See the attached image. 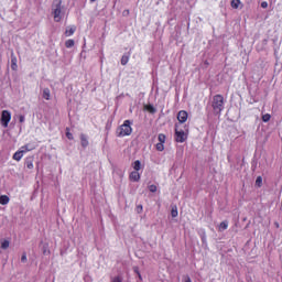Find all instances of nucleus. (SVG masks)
<instances>
[{"label": "nucleus", "mask_w": 282, "mask_h": 282, "mask_svg": "<svg viewBox=\"0 0 282 282\" xmlns=\"http://www.w3.org/2000/svg\"><path fill=\"white\" fill-rule=\"evenodd\" d=\"M133 133V128H131V121L124 120L123 124L117 128L116 134L117 138H126V135H131Z\"/></svg>", "instance_id": "obj_1"}, {"label": "nucleus", "mask_w": 282, "mask_h": 282, "mask_svg": "<svg viewBox=\"0 0 282 282\" xmlns=\"http://www.w3.org/2000/svg\"><path fill=\"white\" fill-rule=\"evenodd\" d=\"M62 12H63V0H54L52 4V13L54 17V21L56 23H61V19H63V17H61Z\"/></svg>", "instance_id": "obj_2"}, {"label": "nucleus", "mask_w": 282, "mask_h": 282, "mask_svg": "<svg viewBox=\"0 0 282 282\" xmlns=\"http://www.w3.org/2000/svg\"><path fill=\"white\" fill-rule=\"evenodd\" d=\"M212 108L216 116H219L224 110V97L221 95H215L212 100Z\"/></svg>", "instance_id": "obj_3"}, {"label": "nucleus", "mask_w": 282, "mask_h": 282, "mask_svg": "<svg viewBox=\"0 0 282 282\" xmlns=\"http://www.w3.org/2000/svg\"><path fill=\"white\" fill-rule=\"evenodd\" d=\"M175 142L184 143L185 140H188V134L183 130H177V124H175Z\"/></svg>", "instance_id": "obj_4"}, {"label": "nucleus", "mask_w": 282, "mask_h": 282, "mask_svg": "<svg viewBox=\"0 0 282 282\" xmlns=\"http://www.w3.org/2000/svg\"><path fill=\"white\" fill-rule=\"evenodd\" d=\"M21 149H22V150L17 151V152L13 154V160H15V162H21V160H22V158H23V154H24V153H28V151H32L34 148H30V145H23Z\"/></svg>", "instance_id": "obj_5"}, {"label": "nucleus", "mask_w": 282, "mask_h": 282, "mask_svg": "<svg viewBox=\"0 0 282 282\" xmlns=\"http://www.w3.org/2000/svg\"><path fill=\"white\" fill-rule=\"evenodd\" d=\"M0 120L2 127L8 128V124H10V120H12V113L9 110H2Z\"/></svg>", "instance_id": "obj_6"}, {"label": "nucleus", "mask_w": 282, "mask_h": 282, "mask_svg": "<svg viewBox=\"0 0 282 282\" xmlns=\"http://www.w3.org/2000/svg\"><path fill=\"white\" fill-rule=\"evenodd\" d=\"M177 120L181 124H184L188 120V112L186 110H180L177 113Z\"/></svg>", "instance_id": "obj_7"}, {"label": "nucleus", "mask_w": 282, "mask_h": 282, "mask_svg": "<svg viewBox=\"0 0 282 282\" xmlns=\"http://www.w3.org/2000/svg\"><path fill=\"white\" fill-rule=\"evenodd\" d=\"M18 59H17V55H14V53H11V69L13 72H17V69H19V65L17 64Z\"/></svg>", "instance_id": "obj_8"}, {"label": "nucleus", "mask_w": 282, "mask_h": 282, "mask_svg": "<svg viewBox=\"0 0 282 282\" xmlns=\"http://www.w3.org/2000/svg\"><path fill=\"white\" fill-rule=\"evenodd\" d=\"M24 165L26 166V169L32 170L34 169V156H28L25 159Z\"/></svg>", "instance_id": "obj_9"}, {"label": "nucleus", "mask_w": 282, "mask_h": 282, "mask_svg": "<svg viewBox=\"0 0 282 282\" xmlns=\"http://www.w3.org/2000/svg\"><path fill=\"white\" fill-rule=\"evenodd\" d=\"M130 182H140V172L139 171H133L129 175Z\"/></svg>", "instance_id": "obj_10"}, {"label": "nucleus", "mask_w": 282, "mask_h": 282, "mask_svg": "<svg viewBox=\"0 0 282 282\" xmlns=\"http://www.w3.org/2000/svg\"><path fill=\"white\" fill-rule=\"evenodd\" d=\"M79 138L83 149H87V147H89V140L87 139V135L85 133H82Z\"/></svg>", "instance_id": "obj_11"}, {"label": "nucleus", "mask_w": 282, "mask_h": 282, "mask_svg": "<svg viewBox=\"0 0 282 282\" xmlns=\"http://www.w3.org/2000/svg\"><path fill=\"white\" fill-rule=\"evenodd\" d=\"M224 230H228V220H224L218 225V231L224 232Z\"/></svg>", "instance_id": "obj_12"}, {"label": "nucleus", "mask_w": 282, "mask_h": 282, "mask_svg": "<svg viewBox=\"0 0 282 282\" xmlns=\"http://www.w3.org/2000/svg\"><path fill=\"white\" fill-rule=\"evenodd\" d=\"M0 204H1V206H7V204H10V197H8V195H1Z\"/></svg>", "instance_id": "obj_13"}, {"label": "nucleus", "mask_w": 282, "mask_h": 282, "mask_svg": "<svg viewBox=\"0 0 282 282\" xmlns=\"http://www.w3.org/2000/svg\"><path fill=\"white\" fill-rule=\"evenodd\" d=\"M132 167L134 171H140L142 169V162H140V160H137L132 163Z\"/></svg>", "instance_id": "obj_14"}, {"label": "nucleus", "mask_w": 282, "mask_h": 282, "mask_svg": "<svg viewBox=\"0 0 282 282\" xmlns=\"http://www.w3.org/2000/svg\"><path fill=\"white\" fill-rule=\"evenodd\" d=\"M76 32V26L67 28L65 31V36H73V34Z\"/></svg>", "instance_id": "obj_15"}, {"label": "nucleus", "mask_w": 282, "mask_h": 282, "mask_svg": "<svg viewBox=\"0 0 282 282\" xmlns=\"http://www.w3.org/2000/svg\"><path fill=\"white\" fill-rule=\"evenodd\" d=\"M158 141H159V143H161V144H165V143H166V134H164V133H159V135H158Z\"/></svg>", "instance_id": "obj_16"}, {"label": "nucleus", "mask_w": 282, "mask_h": 282, "mask_svg": "<svg viewBox=\"0 0 282 282\" xmlns=\"http://www.w3.org/2000/svg\"><path fill=\"white\" fill-rule=\"evenodd\" d=\"M0 248H1L2 250H8V248H10V240H6V239L2 240Z\"/></svg>", "instance_id": "obj_17"}, {"label": "nucleus", "mask_w": 282, "mask_h": 282, "mask_svg": "<svg viewBox=\"0 0 282 282\" xmlns=\"http://www.w3.org/2000/svg\"><path fill=\"white\" fill-rule=\"evenodd\" d=\"M239 6H241V0H231V8H234V10H237Z\"/></svg>", "instance_id": "obj_18"}, {"label": "nucleus", "mask_w": 282, "mask_h": 282, "mask_svg": "<svg viewBox=\"0 0 282 282\" xmlns=\"http://www.w3.org/2000/svg\"><path fill=\"white\" fill-rule=\"evenodd\" d=\"M50 97H51L50 88H44L43 90L44 100H50Z\"/></svg>", "instance_id": "obj_19"}, {"label": "nucleus", "mask_w": 282, "mask_h": 282, "mask_svg": "<svg viewBox=\"0 0 282 282\" xmlns=\"http://www.w3.org/2000/svg\"><path fill=\"white\" fill-rule=\"evenodd\" d=\"M256 186H258V188H261V186H263V177H261V176L257 177Z\"/></svg>", "instance_id": "obj_20"}, {"label": "nucleus", "mask_w": 282, "mask_h": 282, "mask_svg": "<svg viewBox=\"0 0 282 282\" xmlns=\"http://www.w3.org/2000/svg\"><path fill=\"white\" fill-rule=\"evenodd\" d=\"M74 45H75L74 40H67V41L65 42V47H67L68 50H69L70 47H74Z\"/></svg>", "instance_id": "obj_21"}, {"label": "nucleus", "mask_w": 282, "mask_h": 282, "mask_svg": "<svg viewBox=\"0 0 282 282\" xmlns=\"http://www.w3.org/2000/svg\"><path fill=\"white\" fill-rule=\"evenodd\" d=\"M271 118L272 116L270 113H265L262 116V122H270Z\"/></svg>", "instance_id": "obj_22"}, {"label": "nucleus", "mask_w": 282, "mask_h": 282, "mask_svg": "<svg viewBox=\"0 0 282 282\" xmlns=\"http://www.w3.org/2000/svg\"><path fill=\"white\" fill-rule=\"evenodd\" d=\"M127 63H129V55H122L121 65H127Z\"/></svg>", "instance_id": "obj_23"}, {"label": "nucleus", "mask_w": 282, "mask_h": 282, "mask_svg": "<svg viewBox=\"0 0 282 282\" xmlns=\"http://www.w3.org/2000/svg\"><path fill=\"white\" fill-rule=\"evenodd\" d=\"M155 149H156V151H160V152L164 151V143H160V142L156 143Z\"/></svg>", "instance_id": "obj_24"}, {"label": "nucleus", "mask_w": 282, "mask_h": 282, "mask_svg": "<svg viewBox=\"0 0 282 282\" xmlns=\"http://www.w3.org/2000/svg\"><path fill=\"white\" fill-rule=\"evenodd\" d=\"M66 138H68V140H74V134L69 132V128H66Z\"/></svg>", "instance_id": "obj_25"}, {"label": "nucleus", "mask_w": 282, "mask_h": 282, "mask_svg": "<svg viewBox=\"0 0 282 282\" xmlns=\"http://www.w3.org/2000/svg\"><path fill=\"white\" fill-rule=\"evenodd\" d=\"M149 191H150V193H158V186L156 185H150Z\"/></svg>", "instance_id": "obj_26"}, {"label": "nucleus", "mask_w": 282, "mask_h": 282, "mask_svg": "<svg viewBox=\"0 0 282 282\" xmlns=\"http://www.w3.org/2000/svg\"><path fill=\"white\" fill-rule=\"evenodd\" d=\"M133 271L135 272V274H138V278H139L140 280H142V274H140V269H139L138 267H134V268H133Z\"/></svg>", "instance_id": "obj_27"}, {"label": "nucleus", "mask_w": 282, "mask_h": 282, "mask_svg": "<svg viewBox=\"0 0 282 282\" xmlns=\"http://www.w3.org/2000/svg\"><path fill=\"white\" fill-rule=\"evenodd\" d=\"M111 282H122V278L120 275H117L115 278H111Z\"/></svg>", "instance_id": "obj_28"}, {"label": "nucleus", "mask_w": 282, "mask_h": 282, "mask_svg": "<svg viewBox=\"0 0 282 282\" xmlns=\"http://www.w3.org/2000/svg\"><path fill=\"white\" fill-rule=\"evenodd\" d=\"M147 109L150 113H155V108L153 106H147Z\"/></svg>", "instance_id": "obj_29"}, {"label": "nucleus", "mask_w": 282, "mask_h": 282, "mask_svg": "<svg viewBox=\"0 0 282 282\" xmlns=\"http://www.w3.org/2000/svg\"><path fill=\"white\" fill-rule=\"evenodd\" d=\"M19 122H20L21 124H23V122H25V116L20 115V116H19Z\"/></svg>", "instance_id": "obj_30"}, {"label": "nucleus", "mask_w": 282, "mask_h": 282, "mask_svg": "<svg viewBox=\"0 0 282 282\" xmlns=\"http://www.w3.org/2000/svg\"><path fill=\"white\" fill-rule=\"evenodd\" d=\"M171 215H172V217H177V215H178L177 208L172 209V210H171Z\"/></svg>", "instance_id": "obj_31"}, {"label": "nucleus", "mask_w": 282, "mask_h": 282, "mask_svg": "<svg viewBox=\"0 0 282 282\" xmlns=\"http://www.w3.org/2000/svg\"><path fill=\"white\" fill-rule=\"evenodd\" d=\"M142 210H144V208L142 207V205H138V206H137V213L140 215V213H142Z\"/></svg>", "instance_id": "obj_32"}, {"label": "nucleus", "mask_w": 282, "mask_h": 282, "mask_svg": "<svg viewBox=\"0 0 282 282\" xmlns=\"http://www.w3.org/2000/svg\"><path fill=\"white\" fill-rule=\"evenodd\" d=\"M21 261L22 263H25V261H28V256L25 253L22 254Z\"/></svg>", "instance_id": "obj_33"}, {"label": "nucleus", "mask_w": 282, "mask_h": 282, "mask_svg": "<svg viewBox=\"0 0 282 282\" xmlns=\"http://www.w3.org/2000/svg\"><path fill=\"white\" fill-rule=\"evenodd\" d=\"M261 8H268V3L265 1L261 2Z\"/></svg>", "instance_id": "obj_34"}, {"label": "nucleus", "mask_w": 282, "mask_h": 282, "mask_svg": "<svg viewBox=\"0 0 282 282\" xmlns=\"http://www.w3.org/2000/svg\"><path fill=\"white\" fill-rule=\"evenodd\" d=\"M123 14L128 15L129 14V10H124Z\"/></svg>", "instance_id": "obj_35"}, {"label": "nucleus", "mask_w": 282, "mask_h": 282, "mask_svg": "<svg viewBox=\"0 0 282 282\" xmlns=\"http://www.w3.org/2000/svg\"><path fill=\"white\" fill-rule=\"evenodd\" d=\"M275 227L279 228V223H275Z\"/></svg>", "instance_id": "obj_36"}, {"label": "nucleus", "mask_w": 282, "mask_h": 282, "mask_svg": "<svg viewBox=\"0 0 282 282\" xmlns=\"http://www.w3.org/2000/svg\"><path fill=\"white\" fill-rule=\"evenodd\" d=\"M94 1H96V0H90V3H94Z\"/></svg>", "instance_id": "obj_37"}]
</instances>
